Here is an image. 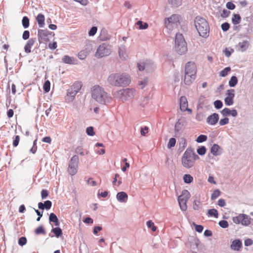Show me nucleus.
Here are the masks:
<instances>
[{
    "label": "nucleus",
    "mask_w": 253,
    "mask_h": 253,
    "mask_svg": "<svg viewBox=\"0 0 253 253\" xmlns=\"http://www.w3.org/2000/svg\"><path fill=\"white\" fill-rule=\"evenodd\" d=\"M91 93L92 98L100 104L106 105L112 101V98L110 94L99 85L93 86L91 89Z\"/></svg>",
    "instance_id": "obj_1"
},
{
    "label": "nucleus",
    "mask_w": 253,
    "mask_h": 253,
    "mask_svg": "<svg viewBox=\"0 0 253 253\" xmlns=\"http://www.w3.org/2000/svg\"><path fill=\"white\" fill-rule=\"evenodd\" d=\"M108 83L115 86H126L130 83V77L126 74H111L108 78Z\"/></svg>",
    "instance_id": "obj_2"
},
{
    "label": "nucleus",
    "mask_w": 253,
    "mask_h": 253,
    "mask_svg": "<svg viewBox=\"0 0 253 253\" xmlns=\"http://www.w3.org/2000/svg\"><path fill=\"white\" fill-rule=\"evenodd\" d=\"M194 23L199 35L205 38H207L209 36L210 27L207 20L198 16L195 18Z\"/></svg>",
    "instance_id": "obj_3"
},
{
    "label": "nucleus",
    "mask_w": 253,
    "mask_h": 253,
    "mask_svg": "<svg viewBox=\"0 0 253 253\" xmlns=\"http://www.w3.org/2000/svg\"><path fill=\"white\" fill-rule=\"evenodd\" d=\"M199 159L198 155L195 153L191 149H187L182 158V165L186 168H191L194 166L195 161Z\"/></svg>",
    "instance_id": "obj_4"
},
{
    "label": "nucleus",
    "mask_w": 253,
    "mask_h": 253,
    "mask_svg": "<svg viewBox=\"0 0 253 253\" xmlns=\"http://www.w3.org/2000/svg\"><path fill=\"white\" fill-rule=\"evenodd\" d=\"M175 49L180 55L187 51V43L182 34L177 33L175 37Z\"/></svg>",
    "instance_id": "obj_5"
},
{
    "label": "nucleus",
    "mask_w": 253,
    "mask_h": 253,
    "mask_svg": "<svg viewBox=\"0 0 253 253\" xmlns=\"http://www.w3.org/2000/svg\"><path fill=\"white\" fill-rule=\"evenodd\" d=\"M134 95L135 90L128 88L120 90L115 93V95L119 97L123 101L133 98Z\"/></svg>",
    "instance_id": "obj_6"
},
{
    "label": "nucleus",
    "mask_w": 253,
    "mask_h": 253,
    "mask_svg": "<svg viewBox=\"0 0 253 253\" xmlns=\"http://www.w3.org/2000/svg\"><path fill=\"white\" fill-rule=\"evenodd\" d=\"M111 53V45L106 43H103L98 47L95 55L97 58H100L104 56H108Z\"/></svg>",
    "instance_id": "obj_7"
},
{
    "label": "nucleus",
    "mask_w": 253,
    "mask_h": 253,
    "mask_svg": "<svg viewBox=\"0 0 253 253\" xmlns=\"http://www.w3.org/2000/svg\"><path fill=\"white\" fill-rule=\"evenodd\" d=\"M79 163V159L78 156L77 155H74L71 158L68 165L67 171L70 175H74L77 173Z\"/></svg>",
    "instance_id": "obj_8"
},
{
    "label": "nucleus",
    "mask_w": 253,
    "mask_h": 253,
    "mask_svg": "<svg viewBox=\"0 0 253 253\" xmlns=\"http://www.w3.org/2000/svg\"><path fill=\"white\" fill-rule=\"evenodd\" d=\"M179 24V16L177 14H173L170 17L165 19V26L169 30L177 27Z\"/></svg>",
    "instance_id": "obj_9"
},
{
    "label": "nucleus",
    "mask_w": 253,
    "mask_h": 253,
    "mask_svg": "<svg viewBox=\"0 0 253 253\" xmlns=\"http://www.w3.org/2000/svg\"><path fill=\"white\" fill-rule=\"evenodd\" d=\"M252 218L245 214H240L239 215L233 217V222L235 224L241 223L244 226H248L251 223Z\"/></svg>",
    "instance_id": "obj_10"
},
{
    "label": "nucleus",
    "mask_w": 253,
    "mask_h": 253,
    "mask_svg": "<svg viewBox=\"0 0 253 253\" xmlns=\"http://www.w3.org/2000/svg\"><path fill=\"white\" fill-rule=\"evenodd\" d=\"M185 74L195 75L196 74V67L194 62H188L185 65Z\"/></svg>",
    "instance_id": "obj_11"
},
{
    "label": "nucleus",
    "mask_w": 253,
    "mask_h": 253,
    "mask_svg": "<svg viewBox=\"0 0 253 253\" xmlns=\"http://www.w3.org/2000/svg\"><path fill=\"white\" fill-rule=\"evenodd\" d=\"M47 30H42L39 29L38 31V37L39 41L40 42V39L44 41H47L49 40L48 35L50 33Z\"/></svg>",
    "instance_id": "obj_12"
},
{
    "label": "nucleus",
    "mask_w": 253,
    "mask_h": 253,
    "mask_svg": "<svg viewBox=\"0 0 253 253\" xmlns=\"http://www.w3.org/2000/svg\"><path fill=\"white\" fill-rule=\"evenodd\" d=\"M219 120V115L216 113H214L210 115L207 119V123L210 125L214 126L216 124Z\"/></svg>",
    "instance_id": "obj_13"
},
{
    "label": "nucleus",
    "mask_w": 253,
    "mask_h": 253,
    "mask_svg": "<svg viewBox=\"0 0 253 253\" xmlns=\"http://www.w3.org/2000/svg\"><path fill=\"white\" fill-rule=\"evenodd\" d=\"M180 109L182 111H188L191 112V110L188 108V102L185 96H181L179 100Z\"/></svg>",
    "instance_id": "obj_14"
},
{
    "label": "nucleus",
    "mask_w": 253,
    "mask_h": 253,
    "mask_svg": "<svg viewBox=\"0 0 253 253\" xmlns=\"http://www.w3.org/2000/svg\"><path fill=\"white\" fill-rule=\"evenodd\" d=\"M242 247V243L240 239H236L234 240L231 244L230 248L232 250L236 251L240 250Z\"/></svg>",
    "instance_id": "obj_15"
},
{
    "label": "nucleus",
    "mask_w": 253,
    "mask_h": 253,
    "mask_svg": "<svg viewBox=\"0 0 253 253\" xmlns=\"http://www.w3.org/2000/svg\"><path fill=\"white\" fill-rule=\"evenodd\" d=\"M77 92L73 90L72 88H70L67 90V94L66 96V99L69 102L72 101L76 95Z\"/></svg>",
    "instance_id": "obj_16"
},
{
    "label": "nucleus",
    "mask_w": 253,
    "mask_h": 253,
    "mask_svg": "<svg viewBox=\"0 0 253 253\" xmlns=\"http://www.w3.org/2000/svg\"><path fill=\"white\" fill-rule=\"evenodd\" d=\"M116 198L120 202L126 203L127 201L128 196L126 192L122 191L117 193Z\"/></svg>",
    "instance_id": "obj_17"
},
{
    "label": "nucleus",
    "mask_w": 253,
    "mask_h": 253,
    "mask_svg": "<svg viewBox=\"0 0 253 253\" xmlns=\"http://www.w3.org/2000/svg\"><path fill=\"white\" fill-rule=\"evenodd\" d=\"M35 42V39L33 38L29 39L24 46V50L26 53H29L31 52V48L34 44Z\"/></svg>",
    "instance_id": "obj_18"
},
{
    "label": "nucleus",
    "mask_w": 253,
    "mask_h": 253,
    "mask_svg": "<svg viewBox=\"0 0 253 253\" xmlns=\"http://www.w3.org/2000/svg\"><path fill=\"white\" fill-rule=\"evenodd\" d=\"M196 79V75L185 74L184 82L186 85H190Z\"/></svg>",
    "instance_id": "obj_19"
},
{
    "label": "nucleus",
    "mask_w": 253,
    "mask_h": 253,
    "mask_svg": "<svg viewBox=\"0 0 253 253\" xmlns=\"http://www.w3.org/2000/svg\"><path fill=\"white\" fill-rule=\"evenodd\" d=\"M221 147L217 144H214L211 148V153L214 156L220 155L221 152L219 150H221Z\"/></svg>",
    "instance_id": "obj_20"
},
{
    "label": "nucleus",
    "mask_w": 253,
    "mask_h": 253,
    "mask_svg": "<svg viewBox=\"0 0 253 253\" xmlns=\"http://www.w3.org/2000/svg\"><path fill=\"white\" fill-rule=\"evenodd\" d=\"M75 59L73 57H70L68 55H64L62 58V61L65 64H75Z\"/></svg>",
    "instance_id": "obj_21"
},
{
    "label": "nucleus",
    "mask_w": 253,
    "mask_h": 253,
    "mask_svg": "<svg viewBox=\"0 0 253 253\" xmlns=\"http://www.w3.org/2000/svg\"><path fill=\"white\" fill-rule=\"evenodd\" d=\"M184 123V122L183 120L178 119L174 126L175 132H179L183 128Z\"/></svg>",
    "instance_id": "obj_22"
},
{
    "label": "nucleus",
    "mask_w": 253,
    "mask_h": 253,
    "mask_svg": "<svg viewBox=\"0 0 253 253\" xmlns=\"http://www.w3.org/2000/svg\"><path fill=\"white\" fill-rule=\"evenodd\" d=\"M49 222H53L54 223L55 226H59L60 224L59 221L57 218V216L56 215L52 212L49 214Z\"/></svg>",
    "instance_id": "obj_23"
},
{
    "label": "nucleus",
    "mask_w": 253,
    "mask_h": 253,
    "mask_svg": "<svg viewBox=\"0 0 253 253\" xmlns=\"http://www.w3.org/2000/svg\"><path fill=\"white\" fill-rule=\"evenodd\" d=\"M99 40L102 41H105L110 39V36L108 34L106 30H102L99 36Z\"/></svg>",
    "instance_id": "obj_24"
},
{
    "label": "nucleus",
    "mask_w": 253,
    "mask_h": 253,
    "mask_svg": "<svg viewBox=\"0 0 253 253\" xmlns=\"http://www.w3.org/2000/svg\"><path fill=\"white\" fill-rule=\"evenodd\" d=\"M36 20L40 28H42L43 27L44 25L45 20V18L43 14L42 13L39 14L36 17Z\"/></svg>",
    "instance_id": "obj_25"
},
{
    "label": "nucleus",
    "mask_w": 253,
    "mask_h": 253,
    "mask_svg": "<svg viewBox=\"0 0 253 253\" xmlns=\"http://www.w3.org/2000/svg\"><path fill=\"white\" fill-rule=\"evenodd\" d=\"M238 46L240 48V50L242 52L245 51L247 50L249 46V42L245 40L242 42H239L238 43Z\"/></svg>",
    "instance_id": "obj_26"
},
{
    "label": "nucleus",
    "mask_w": 253,
    "mask_h": 253,
    "mask_svg": "<svg viewBox=\"0 0 253 253\" xmlns=\"http://www.w3.org/2000/svg\"><path fill=\"white\" fill-rule=\"evenodd\" d=\"M168 2L171 7L177 8L182 3V0H168Z\"/></svg>",
    "instance_id": "obj_27"
},
{
    "label": "nucleus",
    "mask_w": 253,
    "mask_h": 253,
    "mask_svg": "<svg viewBox=\"0 0 253 253\" xmlns=\"http://www.w3.org/2000/svg\"><path fill=\"white\" fill-rule=\"evenodd\" d=\"M178 202L180 208L182 211H185L187 209V202L185 200H181V197H178Z\"/></svg>",
    "instance_id": "obj_28"
},
{
    "label": "nucleus",
    "mask_w": 253,
    "mask_h": 253,
    "mask_svg": "<svg viewBox=\"0 0 253 253\" xmlns=\"http://www.w3.org/2000/svg\"><path fill=\"white\" fill-rule=\"evenodd\" d=\"M190 197V193L187 190L185 189L183 190L181 194L178 196V197H181V200H185V201H188Z\"/></svg>",
    "instance_id": "obj_29"
},
{
    "label": "nucleus",
    "mask_w": 253,
    "mask_h": 253,
    "mask_svg": "<svg viewBox=\"0 0 253 253\" xmlns=\"http://www.w3.org/2000/svg\"><path fill=\"white\" fill-rule=\"evenodd\" d=\"M51 232L53 233L57 238H59L63 234L62 229L58 226L53 228L51 229Z\"/></svg>",
    "instance_id": "obj_30"
},
{
    "label": "nucleus",
    "mask_w": 253,
    "mask_h": 253,
    "mask_svg": "<svg viewBox=\"0 0 253 253\" xmlns=\"http://www.w3.org/2000/svg\"><path fill=\"white\" fill-rule=\"evenodd\" d=\"M241 17L239 14H234L232 18V22L234 25H237L241 22Z\"/></svg>",
    "instance_id": "obj_31"
},
{
    "label": "nucleus",
    "mask_w": 253,
    "mask_h": 253,
    "mask_svg": "<svg viewBox=\"0 0 253 253\" xmlns=\"http://www.w3.org/2000/svg\"><path fill=\"white\" fill-rule=\"evenodd\" d=\"M207 215L209 216H213L215 218H217L218 216V212L216 209H211L208 211Z\"/></svg>",
    "instance_id": "obj_32"
},
{
    "label": "nucleus",
    "mask_w": 253,
    "mask_h": 253,
    "mask_svg": "<svg viewBox=\"0 0 253 253\" xmlns=\"http://www.w3.org/2000/svg\"><path fill=\"white\" fill-rule=\"evenodd\" d=\"M22 24L24 29L29 27L30 24V20L27 16H24L22 20Z\"/></svg>",
    "instance_id": "obj_33"
},
{
    "label": "nucleus",
    "mask_w": 253,
    "mask_h": 253,
    "mask_svg": "<svg viewBox=\"0 0 253 253\" xmlns=\"http://www.w3.org/2000/svg\"><path fill=\"white\" fill-rule=\"evenodd\" d=\"M35 233L37 235H45L46 232L42 225H40L35 230Z\"/></svg>",
    "instance_id": "obj_34"
},
{
    "label": "nucleus",
    "mask_w": 253,
    "mask_h": 253,
    "mask_svg": "<svg viewBox=\"0 0 253 253\" xmlns=\"http://www.w3.org/2000/svg\"><path fill=\"white\" fill-rule=\"evenodd\" d=\"M237 83H238L237 78L235 76H232L230 80L229 81V85L230 87H234L236 85Z\"/></svg>",
    "instance_id": "obj_35"
},
{
    "label": "nucleus",
    "mask_w": 253,
    "mask_h": 253,
    "mask_svg": "<svg viewBox=\"0 0 253 253\" xmlns=\"http://www.w3.org/2000/svg\"><path fill=\"white\" fill-rule=\"evenodd\" d=\"M183 178L184 182L187 184L191 183L193 180V177L189 174H184Z\"/></svg>",
    "instance_id": "obj_36"
},
{
    "label": "nucleus",
    "mask_w": 253,
    "mask_h": 253,
    "mask_svg": "<svg viewBox=\"0 0 253 253\" xmlns=\"http://www.w3.org/2000/svg\"><path fill=\"white\" fill-rule=\"evenodd\" d=\"M50 89V83L48 80H46L43 84V89L45 92H48Z\"/></svg>",
    "instance_id": "obj_37"
},
{
    "label": "nucleus",
    "mask_w": 253,
    "mask_h": 253,
    "mask_svg": "<svg viewBox=\"0 0 253 253\" xmlns=\"http://www.w3.org/2000/svg\"><path fill=\"white\" fill-rule=\"evenodd\" d=\"M139 29H146L148 28V25L147 23H143L142 21H138L136 23Z\"/></svg>",
    "instance_id": "obj_38"
},
{
    "label": "nucleus",
    "mask_w": 253,
    "mask_h": 253,
    "mask_svg": "<svg viewBox=\"0 0 253 253\" xmlns=\"http://www.w3.org/2000/svg\"><path fill=\"white\" fill-rule=\"evenodd\" d=\"M82 85L80 83H77L74 84L70 88H72L73 90H75L76 92H78L79 90L81 89Z\"/></svg>",
    "instance_id": "obj_39"
},
{
    "label": "nucleus",
    "mask_w": 253,
    "mask_h": 253,
    "mask_svg": "<svg viewBox=\"0 0 253 253\" xmlns=\"http://www.w3.org/2000/svg\"><path fill=\"white\" fill-rule=\"evenodd\" d=\"M206 148L204 146H202L201 147H198V148L197 150L198 154L201 156L205 155L206 152Z\"/></svg>",
    "instance_id": "obj_40"
},
{
    "label": "nucleus",
    "mask_w": 253,
    "mask_h": 253,
    "mask_svg": "<svg viewBox=\"0 0 253 253\" xmlns=\"http://www.w3.org/2000/svg\"><path fill=\"white\" fill-rule=\"evenodd\" d=\"M207 136L204 134H201L198 136V137L196 139V141L198 143H202L204 141H206L207 140Z\"/></svg>",
    "instance_id": "obj_41"
},
{
    "label": "nucleus",
    "mask_w": 253,
    "mask_h": 253,
    "mask_svg": "<svg viewBox=\"0 0 253 253\" xmlns=\"http://www.w3.org/2000/svg\"><path fill=\"white\" fill-rule=\"evenodd\" d=\"M231 71V68L229 67H227L223 69L220 72V76L223 77H226L228 73Z\"/></svg>",
    "instance_id": "obj_42"
},
{
    "label": "nucleus",
    "mask_w": 253,
    "mask_h": 253,
    "mask_svg": "<svg viewBox=\"0 0 253 253\" xmlns=\"http://www.w3.org/2000/svg\"><path fill=\"white\" fill-rule=\"evenodd\" d=\"M148 228L151 229L153 231H156L157 227L155 226L154 222L151 220H148L146 222Z\"/></svg>",
    "instance_id": "obj_43"
},
{
    "label": "nucleus",
    "mask_w": 253,
    "mask_h": 253,
    "mask_svg": "<svg viewBox=\"0 0 253 253\" xmlns=\"http://www.w3.org/2000/svg\"><path fill=\"white\" fill-rule=\"evenodd\" d=\"M220 195V191L218 189L215 190L211 195V200H214Z\"/></svg>",
    "instance_id": "obj_44"
},
{
    "label": "nucleus",
    "mask_w": 253,
    "mask_h": 253,
    "mask_svg": "<svg viewBox=\"0 0 253 253\" xmlns=\"http://www.w3.org/2000/svg\"><path fill=\"white\" fill-rule=\"evenodd\" d=\"M214 107L217 109H221L223 106V103L220 100H216L213 102Z\"/></svg>",
    "instance_id": "obj_45"
},
{
    "label": "nucleus",
    "mask_w": 253,
    "mask_h": 253,
    "mask_svg": "<svg viewBox=\"0 0 253 253\" xmlns=\"http://www.w3.org/2000/svg\"><path fill=\"white\" fill-rule=\"evenodd\" d=\"M176 143V139L174 138H171L169 139L168 144V148L170 149L173 147H174Z\"/></svg>",
    "instance_id": "obj_46"
},
{
    "label": "nucleus",
    "mask_w": 253,
    "mask_h": 253,
    "mask_svg": "<svg viewBox=\"0 0 253 253\" xmlns=\"http://www.w3.org/2000/svg\"><path fill=\"white\" fill-rule=\"evenodd\" d=\"M218 224L219 226L222 228H226L228 227V222L225 220H222L219 221Z\"/></svg>",
    "instance_id": "obj_47"
},
{
    "label": "nucleus",
    "mask_w": 253,
    "mask_h": 253,
    "mask_svg": "<svg viewBox=\"0 0 253 253\" xmlns=\"http://www.w3.org/2000/svg\"><path fill=\"white\" fill-rule=\"evenodd\" d=\"M224 102L226 105L231 106L234 103L233 98L226 96L224 99Z\"/></svg>",
    "instance_id": "obj_48"
},
{
    "label": "nucleus",
    "mask_w": 253,
    "mask_h": 253,
    "mask_svg": "<svg viewBox=\"0 0 253 253\" xmlns=\"http://www.w3.org/2000/svg\"><path fill=\"white\" fill-rule=\"evenodd\" d=\"M86 133L88 135L93 136L95 134L94 128L92 126L87 127L86 129Z\"/></svg>",
    "instance_id": "obj_49"
},
{
    "label": "nucleus",
    "mask_w": 253,
    "mask_h": 253,
    "mask_svg": "<svg viewBox=\"0 0 253 253\" xmlns=\"http://www.w3.org/2000/svg\"><path fill=\"white\" fill-rule=\"evenodd\" d=\"M97 31V28L96 26H93L88 31V35L89 36H93L95 35Z\"/></svg>",
    "instance_id": "obj_50"
},
{
    "label": "nucleus",
    "mask_w": 253,
    "mask_h": 253,
    "mask_svg": "<svg viewBox=\"0 0 253 253\" xmlns=\"http://www.w3.org/2000/svg\"><path fill=\"white\" fill-rule=\"evenodd\" d=\"M193 225L195 227V230L198 232V233H201L203 229H204V227L201 225H198V224H196L195 223H193Z\"/></svg>",
    "instance_id": "obj_51"
},
{
    "label": "nucleus",
    "mask_w": 253,
    "mask_h": 253,
    "mask_svg": "<svg viewBox=\"0 0 253 253\" xmlns=\"http://www.w3.org/2000/svg\"><path fill=\"white\" fill-rule=\"evenodd\" d=\"M221 28L223 31L226 32L230 28V24L228 22H224L221 24Z\"/></svg>",
    "instance_id": "obj_52"
},
{
    "label": "nucleus",
    "mask_w": 253,
    "mask_h": 253,
    "mask_svg": "<svg viewBox=\"0 0 253 253\" xmlns=\"http://www.w3.org/2000/svg\"><path fill=\"white\" fill-rule=\"evenodd\" d=\"M20 136L19 135H16L13 138L12 145L14 147H17L19 143Z\"/></svg>",
    "instance_id": "obj_53"
},
{
    "label": "nucleus",
    "mask_w": 253,
    "mask_h": 253,
    "mask_svg": "<svg viewBox=\"0 0 253 253\" xmlns=\"http://www.w3.org/2000/svg\"><path fill=\"white\" fill-rule=\"evenodd\" d=\"M221 113L224 117L229 116L230 113V109L228 108H225L221 111Z\"/></svg>",
    "instance_id": "obj_54"
},
{
    "label": "nucleus",
    "mask_w": 253,
    "mask_h": 253,
    "mask_svg": "<svg viewBox=\"0 0 253 253\" xmlns=\"http://www.w3.org/2000/svg\"><path fill=\"white\" fill-rule=\"evenodd\" d=\"M27 243V239L25 237H21L18 240V244L23 246L25 245Z\"/></svg>",
    "instance_id": "obj_55"
},
{
    "label": "nucleus",
    "mask_w": 253,
    "mask_h": 253,
    "mask_svg": "<svg viewBox=\"0 0 253 253\" xmlns=\"http://www.w3.org/2000/svg\"><path fill=\"white\" fill-rule=\"evenodd\" d=\"M44 204V208L46 210H49L52 206V202L49 200L45 201Z\"/></svg>",
    "instance_id": "obj_56"
},
{
    "label": "nucleus",
    "mask_w": 253,
    "mask_h": 253,
    "mask_svg": "<svg viewBox=\"0 0 253 253\" xmlns=\"http://www.w3.org/2000/svg\"><path fill=\"white\" fill-rule=\"evenodd\" d=\"M226 7L229 10H233L235 8V5L232 1H228L226 4Z\"/></svg>",
    "instance_id": "obj_57"
},
{
    "label": "nucleus",
    "mask_w": 253,
    "mask_h": 253,
    "mask_svg": "<svg viewBox=\"0 0 253 253\" xmlns=\"http://www.w3.org/2000/svg\"><path fill=\"white\" fill-rule=\"evenodd\" d=\"M229 123V119L227 117H225L223 119H221L219 122V124L220 126H224L228 124Z\"/></svg>",
    "instance_id": "obj_58"
},
{
    "label": "nucleus",
    "mask_w": 253,
    "mask_h": 253,
    "mask_svg": "<svg viewBox=\"0 0 253 253\" xmlns=\"http://www.w3.org/2000/svg\"><path fill=\"white\" fill-rule=\"evenodd\" d=\"M48 191L46 189H42L41 191V197L42 199H46L48 196Z\"/></svg>",
    "instance_id": "obj_59"
},
{
    "label": "nucleus",
    "mask_w": 253,
    "mask_h": 253,
    "mask_svg": "<svg viewBox=\"0 0 253 253\" xmlns=\"http://www.w3.org/2000/svg\"><path fill=\"white\" fill-rule=\"evenodd\" d=\"M233 52H234V50L233 49H229L227 48H226L225 49V50H224V53L225 54V55L227 57H230L231 56L232 53Z\"/></svg>",
    "instance_id": "obj_60"
},
{
    "label": "nucleus",
    "mask_w": 253,
    "mask_h": 253,
    "mask_svg": "<svg viewBox=\"0 0 253 253\" xmlns=\"http://www.w3.org/2000/svg\"><path fill=\"white\" fill-rule=\"evenodd\" d=\"M148 132V127L145 126L144 127H141L140 129V133L142 136H145Z\"/></svg>",
    "instance_id": "obj_61"
},
{
    "label": "nucleus",
    "mask_w": 253,
    "mask_h": 253,
    "mask_svg": "<svg viewBox=\"0 0 253 253\" xmlns=\"http://www.w3.org/2000/svg\"><path fill=\"white\" fill-rule=\"evenodd\" d=\"M227 97L234 98L235 96L234 90L233 89H229L227 91Z\"/></svg>",
    "instance_id": "obj_62"
},
{
    "label": "nucleus",
    "mask_w": 253,
    "mask_h": 253,
    "mask_svg": "<svg viewBox=\"0 0 253 253\" xmlns=\"http://www.w3.org/2000/svg\"><path fill=\"white\" fill-rule=\"evenodd\" d=\"M230 11L225 9H223L222 13L221 14V16L223 18H226L229 16L230 14Z\"/></svg>",
    "instance_id": "obj_63"
},
{
    "label": "nucleus",
    "mask_w": 253,
    "mask_h": 253,
    "mask_svg": "<svg viewBox=\"0 0 253 253\" xmlns=\"http://www.w3.org/2000/svg\"><path fill=\"white\" fill-rule=\"evenodd\" d=\"M30 37V32L28 30H25L24 31L22 35V38L24 40H28Z\"/></svg>",
    "instance_id": "obj_64"
}]
</instances>
